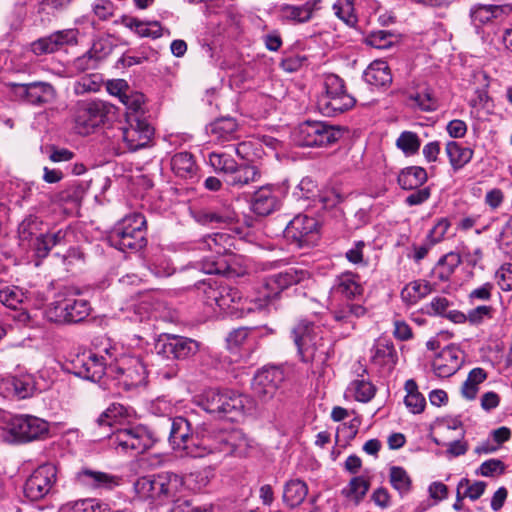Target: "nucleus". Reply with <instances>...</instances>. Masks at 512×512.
Masks as SVG:
<instances>
[{"label": "nucleus", "mask_w": 512, "mask_h": 512, "mask_svg": "<svg viewBox=\"0 0 512 512\" xmlns=\"http://www.w3.org/2000/svg\"><path fill=\"white\" fill-rule=\"evenodd\" d=\"M433 291V286L424 280L408 283L401 291L402 300L409 305L416 304Z\"/></svg>", "instance_id": "nucleus-42"}, {"label": "nucleus", "mask_w": 512, "mask_h": 512, "mask_svg": "<svg viewBox=\"0 0 512 512\" xmlns=\"http://www.w3.org/2000/svg\"><path fill=\"white\" fill-rule=\"evenodd\" d=\"M111 360L105 355L90 353L78 358L75 364L76 374L84 379L98 382L104 375L109 376Z\"/></svg>", "instance_id": "nucleus-22"}, {"label": "nucleus", "mask_w": 512, "mask_h": 512, "mask_svg": "<svg viewBox=\"0 0 512 512\" xmlns=\"http://www.w3.org/2000/svg\"><path fill=\"white\" fill-rule=\"evenodd\" d=\"M365 81L375 87H384L392 82V75L387 62L377 60L364 71Z\"/></svg>", "instance_id": "nucleus-35"}, {"label": "nucleus", "mask_w": 512, "mask_h": 512, "mask_svg": "<svg viewBox=\"0 0 512 512\" xmlns=\"http://www.w3.org/2000/svg\"><path fill=\"white\" fill-rule=\"evenodd\" d=\"M109 439L116 450L135 454L144 453L158 441L157 436L143 425L117 429Z\"/></svg>", "instance_id": "nucleus-12"}, {"label": "nucleus", "mask_w": 512, "mask_h": 512, "mask_svg": "<svg viewBox=\"0 0 512 512\" xmlns=\"http://www.w3.org/2000/svg\"><path fill=\"white\" fill-rule=\"evenodd\" d=\"M463 364V352L454 345L443 348L432 362L433 371L440 378L454 375Z\"/></svg>", "instance_id": "nucleus-23"}, {"label": "nucleus", "mask_w": 512, "mask_h": 512, "mask_svg": "<svg viewBox=\"0 0 512 512\" xmlns=\"http://www.w3.org/2000/svg\"><path fill=\"white\" fill-rule=\"evenodd\" d=\"M222 394L223 391L216 389L205 391L200 401L201 407L208 413L220 415L223 405Z\"/></svg>", "instance_id": "nucleus-55"}, {"label": "nucleus", "mask_w": 512, "mask_h": 512, "mask_svg": "<svg viewBox=\"0 0 512 512\" xmlns=\"http://www.w3.org/2000/svg\"><path fill=\"white\" fill-rule=\"evenodd\" d=\"M171 169L174 174L183 179H193L197 176L198 166L190 152H178L171 158Z\"/></svg>", "instance_id": "nucleus-33"}, {"label": "nucleus", "mask_w": 512, "mask_h": 512, "mask_svg": "<svg viewBox=\"0 0 512 512\" xmlns=\"http://www.w3.org/2000/svg\"><path fill=\"white\" fill-rule=\"evenodd\" d=\"M280 206L279 198L272 186H263L255 191L251 200V209L258 216H268Z\"/></svg>", "instance_id": "nucleus-26"}, {"label": "nucleus", "mask_w": 512, "mask_h": 512, "mask_svg": "<svg viewBox=\"0 0 512 512\" xmlns=\"http://www.w3.org/2000/svg\"><path fill=\"white\" fill-rule=\"evenodd\" d=\"M284 237L287 241L301 248L312 245L318 235V222L315 218L299 214L285 227Z\"/></svg>", "instance_id": "nucleus-16"}, {"label": "nucleus", "mask_w": 512, "mask_h": 512, "mask_svg": "<svg viewBox=\"0 0 512 512\" xmlns=\"http://www.w3.org/2000/svg\"><path fill=\"white\" fill-rule=\"evenodd\" d=\"M77 480L85 486L91 488H112L117 484L116 478L100 471L83 469L77 473Z\"/></svg>", "instance_id": "nucleus-38"}, {"label": "nucleus", "mask_w": 512, "mask_h": 512, "mask_svg": "<svg viewBox=\"0 0 512 512\" xmlns=\"http://www.w3.org/2000/svg\"><path fill=\"white\" fill-rule=\"evenodd\" d=\"M367 313V309L356 303H346L339 305L332 311L333 319L341 325L346 326L349 335L356 327L355 320L363 317Z\"/></svg>", "instance_id": "nucleus-30"}, {"label": "nucleus", "mask_w": 512, "mask_h": 512, "mask_svg": "<svg viewBox=\"0 0 512 512\" xmlns=\"http://www.w3.org/2000/svg\"><path fill=\"white\" fill-rule=\"evenodd\" d=\"M307 494V484L300 479H292L284 485L283 501L290 508H294L303 503Z\"/></svg>", "instance_id": "nucleus-41"}, {"label": "nucleus", "mask_w": 512, "mask_h": 512, "mask_svg": "<svg viewBox=\"0 0 512 512\" xmlns=\"http://www.w3.org/2000/svg\"><path fill=\"white\" fill-rule=\"evenodd\" d=\"M123 23L141 37L158 38L162 35L160 23L157 21L143 22L134 17H125Z\"/></svg>", "instance_id": "nucleus-46"}, {"label": "nucleus", "mask_w": 512, "mask_h": 512, "mask_svg": "<svg viewBox=\"0 0 512 512\" xmlns=\"http://www.w3.org/2000/svg\"><path fill=\"white\" fill-rule=\"evenodd\" d=\"M91 311L92 307L88 300L69 296L48 304L44 317L56 324H74L84 321Z\"/></svg>", "instance_id": "nucleus-11"}, {"label": "nucleus", "mask_w": 512, "mask_h": 512, "mask_svg": "<svg viewBox=\"0 0 512 512\" xmlns=\"http://www.w3.org/2000/svg\"><path fill=\"white\" fill-rule=\"evenodd\" d=\"M8 383L10 384L14 396L18 399H26L32 397L38 390L36 377L30 373H20L12 376Z\"/></svg>", "instance_id": "nucleus-34"}, {"label": "nucleus", "mask_w": 512, "mask_h": 512, "mask_svg": "<svg viewBox=\"0 0 512 512\" xmlns=\"http://www.w3.org/2000/svg\"><path fill=\"white\" fill-rule=\"evenodd\" d=\"M394 34L385 31V30H378L371 32L366 37V43L374 48L377 49H388L390 48L394 43Z\"/></svg>", "instance_id": "nucleus-58"}, {"label": "nucleus", "mask_w": 512, "mask_h": 512, "mask_svg": "<svg viewBox=\"0 0 512 512\" xmlns=\"http://www.w3.org/2000/svg\"><path fill=\"white\" fill-rule=\"evenodd\" d=\"M77 42V31L67 29L56 31L49 36L40 38L31 44V50L36 55L53 53L67 44H75Z\"/></svg>", "instance_id": "nucleus-24"}, {"label": "nucleus", "mask_w": 512, "mask_h": 512, "mask_svg": "<svg viewBox=\"0 0 512 512\" xmlns=\"http://www.w3.org/2000/svg\"><path fill=\"white\" fill-rule=\"evenodd\" d=\"M195 439L196 431L192 432L191 423L186 418L179 416L171 420L169 442L174 450L192 457Z\"/></svg>", "instance_id": "nucleus-21"}, {"label": "nucleus", "mask_w": 512, "mask_h": 512, "mask_svg": "<svg viewBox=\"0 0 512 512\" xmlns=\"http://www.w3.org/2000/svg\"><path fill=\"white\" fill-rule=\"evenodd\" d=\"M211 166L224 174V178L236 167V161L226 153L212 152L209 154Z\"/></svg>", "instance_id": "nucleus-57"}, {"label": "nucleus", "mask_w": 512, "mask_h": 512, "mask_svg": "<svg viewBox=\"0 0 512 512\" xmlns=\"http://www.w3.org/2000/svg\"><path fill=\"white\" fill-rule=\"evenodd\" d=\"M26 298V293L16 286L6 287L0 291V302L12 310L20 309Z\"/></svg>", "instance_id": "nucleus-52"}, {"label": "nucleus", "mask_w": 512, "mask_h": 512, "mask_svg": "<svg viewBox=\"0 0 512 512\" xmlns=\"http://www.w3.org/2000/svg\"><path fill=\"white\" fill-rule=\"evenodd\" d=\"M428 179L427 171L420 166H410L401 170L398 184L404 190H414L421 187Z\"/></svg>", "instance_id": "nucleus-37"}, {"label": "nucleus", "mask_w": 512, "mask_h": 512, "mask_svg": "<svg viewBox=\"0 0 512 512\" xmlns=\"http://www.w3.org/2000/svg\"><path fill=\"white\" fill-rule=\"evenodd\" d=\"M348 392L359 402H369L375 395V386L367 379H355L349 387Z\"/></svg>", "instance_id": "nucleus-51"}, {"label": "nucleus", "mask_w": 512, "mask_h": 512, "mask_svg": "<svg viewBox=\"0 0 512 512\" xmlns=\"http://www.w3.org/2000/svg\"><path fill=\"white\" fill-rule=\"evenodd\" d=\"M109 244L122 252H137L147 244L146 219L141 213H132L119 220L109 231Z\"/></svg>", "instance_id": "nucleus-3"}, {"label": "nucleus", "mask_w": 512, "mask_h": 512, "mask_svg": "<svg viewBox=\"0 0 512 512\" xmlns=\"http://www.w3.org/2000/svg\"><path fill=\"white\" fill-rule=\"evenodd\" d=\"M69 232V227L61 228L55 232L44 231L43 236L37 241L36 256L45 258L53 247L66 244Z\"/></svg>", "instance_id": "nucleus-36"}, {"label": "nucleus", "mask_w": 512, "mask_h": 512, "mask_svg": "<svg viewBox=\"0 0 512 512\" xmlns=\"http://www.w3.org/2000/svg\"><path fill=\"white\" fill-rule=\"evenodd\" d=\"M461 261V256L458 253H447L439 259L433 269L434 276L442 282L448 281Z\"/></svg>", "instance_id": "nucleus-43"}, {"label": "nucleus", "mask_w": 512, "mask_h": 512, "mask_svg": "<svg viewBox=\"0 0 512 512\" xmlns=\"http://www.w3.org/2000/svg\"><path fill=\"white\" fill-rule=\"evenodd\" d=\"M409 99L424 112L436 111L439 106L438 99L430 87H424L416 91L409 96Z\"/></svg>", "instance_id": "nucleus-48"}, {"label": "nucleus", "mask_w": 512, "mask_h": 512, "mask_svg": "<svg viewBox=\"0 0 512 512\" xmlns=\"http://www.w3.org/2000/svg\"><path fill=\"white\" fill-rule=\"evenodd\" d=\"M370 488V481L364 476L353 477L347 487L343 488L341 494L353 501L355 504H359Z\"/></svg>", "instance_id": "nucleus-45"}, {"label": "nucleus", "mask_w": 512, "mask_h": 512, "mask_svg": "<svg viewBox=\"0 0 512 512\" xmlns=\"http://www.w3.org/2000/svg\"><path fill=\"white\" fill-rule=\"evenodd\" d=\"M238 128L234 118L221 117L209 125L208 133L214 141L225 143L238 139Z\"/></svg>", "instance_id": "nucleus-28"}, {"label": "nucleus", "mask_w": 512, "mask_h": 512, "mask_svg": "<svg viewBox=\"0 0 512 512\" xmlns=\"http://www.w3.org/2000/svg\"><path fill=\"white\" fill-rule=\"evenodd\" d=\"M222 400L223 405L220 415H223L230 420H235L238 416L252 409L251 399L248 396L239 394L235 391L224 390Z\"/></svg>", "instance_id": "nucleus-27"}, {"label": "nucleus", "mask_w": 512, "mask_h": 512, "mask_svg": "<svg viewBox=\"0 0 512 512\" xmlns=\"http://www.w3.org/2000/svg\"><path fill=\"white\" fill-rule=\"evenodd\" d=\"M360 278L352 272H345L335 279L333 290L336 294L348 300L355 299L363 294V287Z\"/></svg>", "instance_id": "nucleus-31"}, {"label": "nucleus", "mask_w": 512, "mask_h": 512, "mask_svg": "<svg viewBox=\"0 0 512 512\" xmlns=\"http://www.w3.org/2000/svg\"><path fill=\"white\" fill-rule=\"evenodd\" d=\"M487 372L480 367L472 369L466 381L462 385V395L468 400H473L478 393L479 384L483 383L487 379Z\"/></svg>", "instance_id": "nucleus-50"}, {"label": "nucleus", "mask_w": 512, "mask_h": 512, "mask_svg": "<svg viewBox=\"0 0 512 512\" xmlns=\"http://www.w3.org/2000/svg\"><path fill=\"white\" fill-rule=\"evenodd\" d=\"M84 195V189L79 183H72L60 191L57 198L60 202L78 204Z\"/></svg>", "instance_id": "nucleus-60"}, {"label": "nucleus", "mask_w": 512, "mask_h": 512, "mask_svg": "<svg viewBox=\"0 0 512 512\" xmlns=\"http://www.w3.org/2000/svg\"><path fill=\"white\" fill-rule=\"evenodd\" d=\"M309 278V272L303 269L288 268L285 271L266 277L257 291V295L249 301L245 300L236 310L252 313L265 311L269 304L288 287Z\"/></svg>", "instance_id": "nucleus-1"}, {"label": "nucleus", "mask_w": 512, "mask_h": 512, "mask_svg": "<svg viewBox=\"0 0 512 512\" xmlns=\"http://www.w3.org/2000/svg\"><path fill=\"white\" fill-rule=\"evenodd\" d=\"M99 57L96 56L92 50L86 52L82 56L76 58L73 61V68L78 72H85L91 69H95L98 65Z\"/></svg>", "instance_id": "nucleus-63"}, {"label": "nucleus", "mask_w": 512, "mask_h": 512, "mask_svg": "<svg viewBox=\"0 0 512 512\" xmlns=\"http://www.w3.org/2000/svg\"><path fill=\"white\" fill-rule=\"evenodd\" d=\"M237 239L229 233L218 232L207 235L199 242V249L211 253L204 260L202 270L207 274H222L227 269L226 261L220 259L222 256L230 255L235 248Z\"/></svg>", "instance_id": "nucleus-10"}, {"label": "nucleus", "mask_w": 512, "mask_h": 512, "mask_svg": "<svg viewBox=\"0 0 512 512\" xmlns=\"http://www.w3.org/2000/svg\"><path fill=\"white\" fill-rule=\"evenodd\" d=\"M371 362L380 367H393L397 362V352L393 343L387 339L376 340L371 348Z\"/></svg>", "instance_id": "nucleus-32"}, {"label": "nucleus", "mask_w": 512, "mask_h": 512, "mask_svg": "<svg viewBox=\"0 0 512 512\" xmlns=\"http://www.w3.org/2000/svg\"><path fill=\"white\" fill-rule=\"evenodd\" d=\"M113 106L102 100L78 101L73 108L74 130L89 135L104 125Z\"/></svg>", "instance_id": "nucleus-9"}, {"label": "nucleus", "mask_w": 512, "mask_h": 512, "mask_svg": "<svg viewBox=\"0 0 512 512\" xmlns=\"http://www.w3.org/2000/svg\"><path fill=\"white\" fill-rule=\"evenodd\" d=\"M300 360L323 366L331 355V345L322 337L321 329L313 322L299 321L291 331Z\"/></svg>", "instance_id": "nucleus-2"}, {"label": "nucleus", "mask_w": 512, "mask_h": 512, "mask_svg": "<svg viewBox=\"0 0 512 512\" xmlns=\"http://www.w3.org/2000/svg\"><path fill=\"white\" fill-rule=\"evenodd\" d=\"M508 6L478 3L471 8L470 16L476 26H481L505 13Z\"/></svg>", "instance_id": "nucleus-40"}, {"label": "nucleus", "mask_w": 512, "mask_h": 512, "mask_svg": "<svg viewBox=\"0 0 512 512\" xmlns=\"http://www.w3.org/2000/svg\"><path fill=\"white\" fill-rule=\"evenodd\" d=\"M284 379V372L279 367L270 366L258 370L251 384L254 396L263 402L272 399Z\"/></svg>", "instance_id": "nucleus-17"}, {"label": "nucleus", "mask_w": 512, "mask_h": 512, "mask_svg": "<svg viewBox=\"0 0 512 512\" xmlns=\"http://www.w3.org/2000/svg\"><path fill=\"white\" fill-rule=\"evenodd\" d=\"M156 353L166 359H186L195 355L199 350V343L191 338L162 334L155 342Z\"/></svg>", "instance_id": "nucleus-15"}, {"label": "nucleus", "mask_w": 512, "mask_h": 512, "mask_svg": "<svg viewBox=\"0 0 512 512\" xmlns=\"http://www.w3.org/2000/svg\"><path fill=\"white\" fill-rule=\"evenodd\" d=\"M70 512H112L107 504L95 499H82L73 503Z\"/></svg>", "instance_id": "nucleus-59"}, {"label": "nucleus", "mask_w": 512, "mask_h": 512, "mask_svg": "<svg viewBox=\"0 0 512 512\" xmlns=\"http://www.w3.org/2000/svg\"><path fill=\"white\" fill-rule=\"evenodd\" d=\"M389 482L400 496L407 495L412 490V479L401 466H391L389 468Z\"/></svg>", "instance_id": "nucleus-47"}, {"label": "nucleus", "mask_w": 512, "mask_h": 512, "mask_svg": "<svg viewBox=\"0 0 512 512\" xmlns=\"http://www.w3.org/2000/svg\"><path fill=\"white\" fill-rule=\"evenodd\" d=\"M316 2H304L298 5L286 4L281 9V16L295 22H306L310 20L315 10Z\"/></svg>", "instance_id": "nucleus-44"}, {"label": "nucleus", "mask_w": 512, "mask_h": 512, "mask_svg": "<svg viewBox=\"0 0 512 512\" xmlns=\"http://www.w3.org/2000/svg\"><path fill=\"white\" fill-rule=\"evenodd\" d=\"M497 283L503 291L512 290V264H503L496 272Z\"/></svg>", "instance_id": "nucleus-64"}, {"label": "nucleus", "mask_w": 512, "mask_h": 512, "mask_svg": "<svg viewBox=\"0 0 512 512\" xmlns=\"http://www.w3.org/2000/svg\"><path fill=\"white\" fill-rule=\"evenodd\" d=\"M44 222L40 217L27 215L18 225L17 235L20 245L31 248L36 253L37 241L43 236Z\"/></svg>", "instance_id": "nucleus-25"}, {"label": "nucleus", "mask_w": 512, "mask_h": 512, "mask_svg": "<svg viewBox=\"0 0 512 512\" xmlns=\"http://www.w3.org/2000/svg\"><path fill=\"white\" fill-rule=\"evenodd\" d=\"M100 87V77L93 74L80 78L74 85V91L76 94L80 95L89 92H97L100 90Z\"/></svg>", "instance_id": "nucleus-61"}, {"label": "nucleus", "mask_w": 512, "mask_h": 512, "mask_svg": "<svg viewBox=\"0 0 512 512\" xmlns=\"http://www.w3.org/2000/svg\"><path fill=\"white\" fill-rule=\"evenodd\" d=\"M324 92L319 96V110L327 116H335L354 107L356 100L346 90L345 82L336 74L324 78Z\"/></svg>", "instance_id": "nucleus-7"}, {"label": "nucleus", "mask_w": 512, "mask_h": 512, "mask_svg": "<svg viewBox=\"0 0 512 512\" xmlns=\"http://www.w3.org/2000/svg\"><path fill=\"white\" fill-rule=\"evenodd\" d=\"M506 466L500 459H489L484 461L476 473L484 477H494L504 474Z\"/></svg>", "instance_id": "nucleus-62"}, {"label": "nucleus", "mask_w": 512, "mask_h": 512, "mask_svg": "<svg viewBox=\"0 0 512 512\" xmlns=\"http://www.w3.org/2000/svg\"><path fill=\"white\" fill-rule=\"evenodd\" d=\"M121 134L127 149L134 152L149 145L154 135V128L147 120L138 115H131L128 126L122 128Z\"/></svg>", "instance_id": "nucleus-18"}, {"label": "nucleus", "mask_w": 512, "mask_h": 512, "mask_svg": "<svg viewBox=\"0 0 512 512\" xmlns=\"http://www.w3.org/2000/svg\"><path fill=\"white\" fill-rule=\"evenodd\" d=\"M7 429L15 441L30 442L47 436L49 424L36 416L17 415L11 418Z\"/></svg>", "instance_id": "nucleus-13"}, {"label": "nucleus", "mask_w": 512, "mask_h": 512, "mask_svg": "<svg viewBox=\"0 0 512 512\" xmlns=\"http://www.w3.org/2000/svg\"><path fill=\"white\" fill-rule=\"evenodd\" d=\"M445 152L449 159V163L453 170L456 172L462 169L473 158V150L464 147L456 141H448L445 147Z\"/></svg>", "instance_id": "nucleus-39"}, {"label": "nucleus", "mask_w": 512, "mask_h": 512, "mask_svg": "<svg viewBox=\"0 0 512 512\" xmlns=\"http://www.w3.org/2000/svg\"><path fill=\"white\" fill-rule=\"evenodd\" d=\"M261 172L258 167L251 164H238L224 178L227 185L235 188H242L260 179Z\"/></svg>", "instance_id": "nucleus-29"}, {"label": "nucleus", "mask_w": 512, "mask_h": 512, "mask_svg": "<svg viewBox=\"0 0 512 512\" xmlns=\"http://www.w3.org/2000/svg\"><path fill=\"white\" fill-rule=\"evenodd\" d=\"M203 290L205 301L209 305H216L221 310L233 308L234 304L241 302V293L227 283L221 281L202 282L199 289Z\"/></svg>", "instance_id": "nucleus-19"}, {"label": "nucleus", "mask_w": 512, "mask_h": 512, "mask_svg": "<svg viewBox=\"0 0 512 512\" xmlns=\"http://www.w3.org/2000/svg\"><path fill=\"white\" fill-rule=\"evenodd\" d=\"M333 11L339 19L350 27H354L358 22L354 2H335Z\"/></svg>", "instance_id": "nucleus-56"}, {"label": "nucleus", "mask_w": 512, "mask_h": 512, "mask_svg": "<svg viewBox=\"0 0 512 512\" xmlns=\"http://www.w3.org/2000/svg\"><path fill=\"white\" fill-rule=\"evenodd\" d=\"M396 146L406 156H411L419 151L421 140L415 132L403 131L396 140Z\"/></svg>", "instance_id": "nucleus-54"}, {"label": "nucleus", "mask_w": 512, "mask_h": 512, "mask_svg": "<svg viewBox=\"0 0 512 512\" xmlns=\"http://www.w3.org/2000/svg\"><path fill=\"white\" fill-rule=\"evenodd\" d=\"M128 409L119 403L111 404L102 414L97 418L98 426H112L118 420L128 417Z\"/></svg>", "instance_id": "nucleus-53"}, {"label": "nucleus", "mask_w": 512, "mask_h": 512, "mask_svg": "<svg viewBox=\"0 0 512 512\" xmlns=\"http://www.w3.org/2000/svg\"><path fill=\"white\" fill-rule=\"evenodd\" d=\"M292 136L298 146H328L343 136V130L324 121L307 120L298 125Z\"/></svg>", "instance_id": "nucleus-8"}, {"label": "nucleus", "mask_w": 512, "mask_h": 512, "mask_svg": "<svg viewBox=\"0 0 512 512\" xmlns=\"http://www.w3.org/2000/svg\"><path fill=\"white\" fill-rule=\"evenodd\" d=\"M11 86L17 97L31 105H43L55 97V89L48 82L13 83Z\"/></svg>", "instance_id": "nucleus-20"}, {"label": "nucleus", "mask_w": 512, "mask_h": 512, "mask_svg": "<svg viewBox=\"0 0 512 512\" xmlns=\"http://www.w3.org/2000/svg\"><path fill=\"white\" fill-rule=\"evenodd\" d=\"M182 486L181 478L171 472L140 477L134 483L139 498L163 504L171 501Z\"/></svg>", "instance_id": "nucleus-6"}, {"label": "nucleus", "mask_w": 512, "mask_h": 512, "mask_svg": "<svg viewBox=\"0 0 512 512\" xmlns=\"http://www.w3.org/2000/svg\"><path fill=\"white\" fill-rule=\"evenodd\" d=\"M57 474V467L52 463H45L37 467L25 482L26 497L37 501L47 496L54 489Z\"/></svg>", "instance_id": "nucleus-14"}, {"label": "nucleus", "mask_w": 512, "mask_h": 512, "mask_svg": "<svg viewBox=\"0 0 512 512\" xmlns=\"http://www.w3.org/2000/svg\"><path fill=\"white\" fill-rule=\"evenodd\" d=\"M235 439V433L218 431L211 425L202 424L196 429V445L192 447V457L200 458L216 452L242 456L245 454L242 443L246 446V440L242 439L240 443H236Z\"/></svg>", "instance_id": "nucleus-5"}, {"label": "nucleus", "mask_w": 512, "mask_h": 512, "mask_svg": "<svg viewBox=\"0 0 512 512\" xmlns=\"http://www.w3.org/2000/svg\"><path fill=\"white\" fill-rule=\"evenodd\" d=\"M104 352L111 360L109 376L120 386L130 390L145 383L147 370L140 357L121 353L116 345L111 344L104 348Z\"/></svg>", "instance_id": "nucleus-4"}, {"label": "nucleus", "mask_w": 512, "mask_h": 512, "mask_svg": "<svg viewBox=\"0 0 512 512\" xmlns=\"http://www.w3.org/2000/svg\"><path fill=\"white\" fill-rule=\"evenodd\" d=\"M236 215L232 211H216L212 209H202L198 211L195 215V219L197 222L203 225L208 224H230L234 222Z\"/></svg>", "instance_id": "nucleus-49"}]
</instances>
